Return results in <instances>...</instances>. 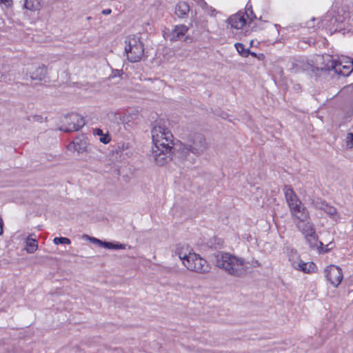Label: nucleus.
Masks as SVG:
<instances>
[{"label":"nucleus","mask_w":353,"mask_h":353,"mask_svg":"<svg viewBox=\"0 0 353 353\" xmlns=\"http://www.w3.org/2000/svg\"><path fill=\"white\" fill-rule=\"evenodd\" d=\"M248 263L244 259L228 252H219L215 255L216 266L231 276L241 277L245 275L249 268Z\"/></svg>","instance_id":"3"},{"label":"nucleus","mask_w":353,"mask_h":353,"mask_svg":"<svg viewBox=\"0 0 353 353\" xmlns=\"http://www.w3.org/2000/svg\"><path fill=\"white\" fill-rule=\"evenodd\" d=\"M99 141L103 143H108L110 141V137L109 136V134H103L102 136L100 137L99 138Z\"/></svg>","instance_id":"30"},{"label":"nucleus","mask_w":353,"mask_h":353,"mask_svg":"<svg viewBox=\"0 0 353 353\" xmlns=\"http://www.w3.org/2000/svg\"><path fill=\"white\" fill-rule=\"evenodd\" d=\"M346 143L349 148H353V133L350 132L347 134Z\"/></svg>","instance_id":"29"},{"label":"nucleus","mask_w":353,"mask_h":353,"mask_svg":"<svg viewBox=\"0 0 353 353\" xmlns=\"http://www.w3.org/2000/svg\"><path fill=\"white\" fill-rule=\"evenodd\" d=\"M125 52L130 62L139 61L144 52L143 44L136 36L129 37L125 41Z\"/></svg>","instance_id":"5"},{"label":"nucleus","mask_w":353,"mask_h":353,"mask_svg":"<svg viewBox=\"0 0 353 353\" xmlns=\"http://www.w3.org/2000/svg\"><path fill=\"white\" fill-rule=\"evenodd\" d=\"M64 119L65 125L61 127L60 130L65 132L78 131L85 125L83 118L77 113L69 114L65 116Z\"/></svg>","instance_id":"7"},{"label":"nucleus","mask_w":353,"mask_h":353,"mask_svg":"<svg viewBox=\"0 0 353 353\" xmlns=\"http://www.w3.org/2000/svg\"><path fill=\"white\" fill-rule=\"evenodd\" d=\"M173 148H152L151 157L155 163L162 166L172 159Z\"/></svg>","instance_id":"8"},{"label":"nucleus","mask_w":353,"mask_h":353,"mask_svg":"<svg viewBox=\"0 0 353 353\" xmlns=\"http://www.w3.org/2000/svg\"><path fill=\"white\" fill-rule=\"evenodd\" d=\"M324 274L327 280L335 288L338 287L342 281V270L336 265H330L325 269Z\"/></svg>","instance_id":"9"},{"label":"nucleus","mask_w":353,"mask_h":353,"mask_svg":"<svg viewBox=\"0 0 353 353\" xmlns=\"http://www.w3.org/2000/svg\"><path fill=\"white\" fill-rule=\"evenodd\" d=\"M128 148V144H126L125 145V144H123V147H122L123 149H124V148L127 149Z\"/></svg>","instance_id":"40"},{"label":"nucleus","mask_w":353,"mask_h":353,"mask_svg":"<svg viewBox=\"0 0 353 353\" xmlns=\"http://www.w3.org/2000/svg\"><path fill=\"white\" fill-rule=\"evenodd\" d=\"M53 242L55 245L59 244H70L71 241L68 238L66 237H56L54 239Z\"/></svg>","instance_id":"26"},{"label":"nucleus","mask_w":353,"mask_h":353,"mask_svg":"<svg viewBox=\"0 0 353 353\" xmlns=\"http://www.w3.org/2000/svg\"><path fill=\"white\" fill-rule=\"evenodd\" d=\"M27 119L30 122H39L43 121V117L41 115H30L27 117Z\"/></svg>","instance_id":"28"},{"label":"nucleus","mask_w":353,"mask_h":353,"mask_svg":"<svg viewBox=\"0 0 353 353\" xmlns=\"http://www.w3.org/2000/svg\"><path fill=\"white\" fill-rule=\"evenodd\" d=\"M293 219V222L294 224H296L297 223H300L301 221H307V219H310V216L309 211L306 209L304 210L299 212L298 214H296V215H294L292 216Z\"/></svg>","instance_id":"21"},{"label":"nucleus","mask_w":353,"mask_h":353,"mask_svg":"<svg viewBox=\"0 0 353 353\" xmlns=\"http://www.w3.org/2000/svg\"><path fill=\"white\" fill-rule=\"evenodd\" d=\"M94 134L101 137L103 134V130L100 128H96L94 130Z\"/></svg>","instance_id":"35"},{"label":"nucleus","mask_w":353,"mask_h":353,"mask_svg":"<svg viewBox=\"0 0 353 353\" xmlns=\"http://www.w3.org/2000/svg\"><path fill=\"white\" fill-rule=\"evenodd\" d=\"M48 73L46 66L41 65L37 67L30 72V78L32 80L41 81L45 79Z\"/></svg>","instance_id":"18"},{"label":"nucleus","mask_w":353,"mask_h":353,"mask_svg":"<svg viewBox=\"0 0 353 353\" xmlns=\"http://www.w3.org/2000/svg\"><path fill=\"white\" fill-rule=\"evenodd\" d=\"M313 61V71H332L334 74L342 77H347L353 72V59L347 57H343L337 61L330 54L316 55Z\"/></svg>","instance_id":"2"},{"label":"nucleus","mask_w":353,"mask_h":353,"mask_svg":"<svg viewBox=\"0 0 353 353\" xmlns=\"http://www.w3.org/2000/svg\"><path fill=\"white\" fill-rule=\"evenodd\" d=\"M183 265L190 271L203 274L210 271L208 261L199 254L192 252L188 256Z\"/></svg>","instance_id":"6"},{"label":"nucleus","mask_w":353,"mask_h":353,"mask_svg":"<svg viewBox=\"0 0 353 353\" xmlns=\"http://www.w3.org/2000/svg\"><path fill=\"white\" fill-rule=\"evenodd\" d=\"M291 216H293L294 215H296V214H298L299 212L304 210L306 209L305 205L301 202V203H297L290 208H289Z\"/></svg>","instance_id":"24"},{"label":"nucleus","mask_w":353,"mask_h":353,"mask_svg":"<svg viewBox=\"0 0 353 353\" xmlns=\"http://www.w3.org/2000/svg\"><path fill=\"white\" fill-rule=\"evenodd\" d=\"M245 14H246L247 17H249V14H248V12H245Z\"/></svg>","instance_id":"41"},{"label":"nucleus","mask_w":353,"mask_h":353,"mask_svg":"<svg viewBox=\"0 0 353 353\" xmlns=\"http://www.w3.org/2000/svg\"><path fill=\"white\" fill-rule=\"evenodd\" d=\"M194 1H196L198 4L200 5V6L201 7H205L207 3L204 1V0H194Z\"/></svg>","instance_id":"36"},{"label":"nucleus","mask_w":353,"mask_h":353,"mask_svg":"<svg viewBox=\"0 0 353 353\" xmlns=\"http://www.w3.org/2000/svg\"><path fill=\"white\" fill-rule=\"evenodd\" d=\"M114 243L104 241L103 247L105 248H107V249H112V250H114Z\"/></svg>","instance_id":"32"},{"label":"nucleus","mask_w":353,"mask_h":353,"mask_svg":"<svg viewBox=\"0 0 353 353\" xmlns=\"http://www.w3.org/2000/svg\"><path fill=\"white\" fill-rule=\"evenodd\" d=\"M3 233V221L2 219H0V235Z\"/></svg>","instance_id":"38"},{"label":"nucleus","mask_w":353,"mask_h":353,"mask_svg":"<svg viewBox=\"0 0 353 353\" xmlns=\"http://www.w3.org/2000/svg\"><path fill=\"white\" fill-rule=\"evenodd\" d=\"M304 237L312 249L319 248L323 245V243L318 240L316 231L314 232V234H308L305 235Z\"/></svg>","instance_id":"20"},{"label":"nucleus","mask_w":353,"mask_h":353,"mask_svg":"<svg viewBox=\"0 0 353 353\" xmlns=\"http://www.w3.org/2000/svg\"><path fill=\"white\" fill-rule=\"evenodd\" d=\"M192 253V250L188 244H178L174 251L175 256H177L183 263L188 256Z\"/></svg>","instance_id":"13"},{"label":"nucleus","mask_w":353,"mask_h":353,"mask_svg":"<svg viewBox=\"0 0 353 353\" xmlns=\"http://www.w3.org/2000/svg\"><path fill=\"white\" fill-rule=\"evenodd\" d=\"M248 265H250L251 266L254 267V268H256V267H260L261 266V263H259V261L258 260H254L253 259L251 262H248Z\"/></svg>","instance_id":"31"},{"label":"nucleus","mask_w":353,"mask_h":353,"mask_svg":"<svg viewBox=\"0 0 353 353\" xmlns=\"http://www.w3.org/2000/svg\"><path fill=\"white\" fill-rule=\"evenodd\" d=\"M295 225L303 236L308 234H314V232L316 231L314 225L310 219L305 221L297 223Z\"/></svg>","instance_id":"15"},{"label":"nucleus","mask_w":353,"mask_h":353,"mask_svg":"<svg viewBox=\"0 0 353 353\" xmlns=\"http://www.w3.org/2000/svg\"><path fill=\"white\" fill-rule=\"evenodd\" d=\"M228 21L231 26L236 29H241L246 23L244 14L241 12L231 16Z\"/></svg>","instance_id":"14"},{"label":"nucleus","mask_w":353,"mask_h":353,"mask_svg":"<svg viewBox=\"0 0 353 353\" xmlns=\"http://www.w3.org/2000/svg\"><path fill=\"white\" fill-rule=\"evenodd\" d=\"M312 205L317 210H323L328 216L333 219L337 217L336 209L320 198L313 199L312 201Z\"/></svg>","instance_id":"10"},{"label":"nucleus","mask_w":353,"mask_h":353,"mask_svg":"<svg viewBox=\"0 0 353 353\" xmlns=\"http://www.w3.org/2000/svg\"><path fill=\"white\" fill-rule=\"evenodd\" d=\"M188 30L189 28L185 25H178L170 32H164L163 37L170 41H175L181 39Z\"/></svg>","instance_id":"11"},{"label":"nucleus","mask_w":353,"mask_h":353,"mask_svg":"<svg viewBox=\"0 0 353 353\" xmlns=\"http://www.w3.org/2000/svg\"><path fill=\"white\" fill-rule=\"evenodd\" d=\"M83 238L89 239L92 243H96V244L99 245V246H101V247L103 246L104 241H103L100 239H98L94 237H90L89 236H88L86 234L83 235Z\"/></svg>","instance_id":"27"},{"label":"nucleus","mask_w":353,"mask_h":353,"mask_svg":"<svg viewBox=\"0 0 353 353\" xmlns=\"http://www.w3.org/2000/svg\"><path fill=\"white\" fill-rule=\"evenodd\" d=\"M190 12V6L185 1H180L176 6L175 13L180 18H185Z\"/></svg>","instance_id":"19"},{"label":"nucleus","mask_w":353,"mask_h":353,"mask_svg":"<svg viewBox=\"0 0 353 353\" xmlns=\"http://www.w3.org/2000/svg\"><path fill=\"white\" fill-rule=\"evenodd\" d=\"M0 4L4 5L6 8L10 7L12 5V0H0Z\"/></svg>","instance_id":"33"},{"label":"nucleus","mask_w":353,"mask_h":353,"mask_svg":"<svg viewBox=\"0 0 353 353\" xmlns=\"http://www.w3.org/2000/svg\"><path fill=\"white\" fill-rule=\"evenodd\" d=\"M26 250L28 253L34 252L38 248V243L35 239L28 237L26 241Z\"/></svg>","instance_id":"22"},{"label":"nucleus","mask_w":353,"mask_h":353,"mask_svg":"<svg viewBox=\"0 0 353 353\" xmlns=\"http://www.w3.org/2000/svg\"><path fill=\"white\" fill-rule=\"evenodd\" d=\"M209 148L205 137L201 133L190 134L185 143H180L175 157L176 163L182 169L189 168L196 158Z\"/></svg>","instance_id":"1"},{"label":"nucleus","mask_w":353,"mask_h":353,"mask_svg":"<svg viewBox=\"0 0 353 353\" xmlns=\"http://www.w3.org/2000/svg\"><path fill=\"white\" fill-rule=\"evenodd\" d=\"M293 267L304 273H311L314 272L316 265L312 262L305 263L301 260L294 261L292 263Z\"/></svg>","instance_id":"16"},{"label":"nucleus","mask_w":353,"mask_h":353,"mask_svg":"<svg viewBox=\"0 0 353 353\" xmlns=\"http://www.w3.org/2000/svg\"><path fill=\"white\" fill-rule=\"evenodd\" d=\"M88 143L84 137H76L74 141L69 145V148H73V150L78 153H82L86 150Z\"/></svg>","instance_id":"17"},{"label":"nucleus","mask_w":353,"mask_h":353,"mask_svg":"<svg viewBox=\"0 0 353 353\" xmlns=\"http://www.w3.org/2000/svg\"><path fill=\"white\" fill-rule=\"evenodd\" d=\"M154 145L152 148H173V135L164 125L156 122L152 130Z\"/></svg>","instance_id":"4"},{"label":"nucleus","mask_w":353,"mask_h":353,"mask_svg":"<svg viewBox=\"0 0 353 353\" xmlns=\"http://www.w3.org/2000/svg\"><path fill=\"white\" fill-rule=\"evenodd\" d=\"M283 190L285 201L289 208L297 203H301V201L299 199L298 196L290 185H285Z\"/></svg>","instance_id":"12"},{"label":"nucleus","mask_w":353,"mask_h":353,"mask_svg":"<svg viewBox=\"0 0 353 353\" xmlns=\"http://www.w3.org/2000/svg\"><path fill=\"white\" fill-rule=\"evenodd\" d=\"M235 48L239 53L243 57H247L250 53V50L245 49L244 46L242 43H236L235 44Z\"/></svg>","instance_id":"25"},{"label":"nucleus","mask_w":353,"mask_h":353,"mask_svg":"<svg viewBox=\"0 0 353 353\" xmlns=\"http://www.w3.org/2000/svg\"><path fill=\"white\" fill-rule=\"evenodd\" d=\"M40 6V3L38 0H25L23 7L29 10L33 11L38 10Z\"/></svg>","instance_id":"23"},{"label":"nucleus","mask_w":353,"mask_h":353,"mask_svg":"<svg viewBox=\"0 0 353 353\" xmlns=\"http://www.w3.org/2000/svg\"><path fill=\"white\" fill-rule=\"evenodd\" d=\"M217 240H218L217 243H218L219 245H221V243H222L223 241H222L221 239H218Z\"/></svg>","instance_id":"39"},{"label":"nucleus","mask_w":353,"mask_h":353,"mask_svg":"<svg viewBox=\"0 0 353 353\" xmlns=\"http://www.w3.org/2000/svg\"><path fill=\"white\" fill-rule=\"evenodd\" d=\"M112 10L110 9H105L102 10L101 13L104 15H108L110 14Z\"/></svg>","instance_id":"37"},{"label":"nucleus","mask_w":353,"mask_h":353,"mask_svg":"<svg viewBox=\"0 0 353 353\" xmlns=\"http://www.w3.org/2000/svg\"><path fill=\"white\" fill-rule=\"evenodd\" d=\"M125 248V244H121L119 243H114V250H123Z\"/></svg>","instance_id":"34"}]
</instances>
